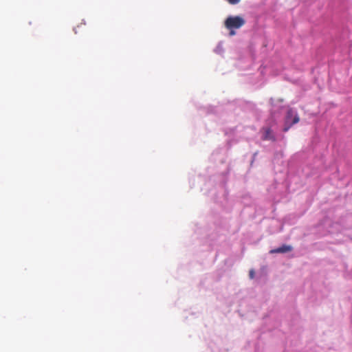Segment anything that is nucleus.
Here are the masks:
<instances>
[{"label": "nucleus", "instance_id": "obj_1", "mask_svg": "<svg viewBox=\"0 0 352 352\" xmlns=\"http://www.w3.org/2000/svg\"><path fill=\"white\" fill-rule=\"evenodd\" d=\"M245 23V19L240 16H230L224 22L225 27L230 30L239 29L243 26Z\"/></svg>", "mask_w": 352, "mask_h": 352}, {"label": "nucleus", "instance_id": "obj_2", "mask_svg": "<svg viewBox=\"0 0 352 352\" xmlns=\"http://www.w3.org/2000/svg\"><path fill=\"white\" fill-rule=\"evenodd\" d=\"M300 120L299 116L297 113L292 108H289L286 113L285 118V126L283 131L287 132L292 125L298 123Z\"/></svg>", "mask_w": 352, "mask_h": 352}, {"label": "nucleus", "instance_id": "obj_3", "mask_svg": "<svg viewBox=\"0 0 352 352\" xmlns=\"http://www.w3.org/2000/svg\"><path fill=\"white\" fill-rule=\"evenodd\" d=\"M263 137L262 139L264 140H272L275 141L276 138L274 134L272 133V131L270 128H263Z\"/></svg>", "mask_w": 352, "mask_h": 352}, {"label": "nucleus", "instance_id": "obj_4", "mask_svg": "<svg viewBox=\"0 0 352 352\" xmlns=\"http://www.w3.org/2000/svg\"><path fill=\"white\" fill-rule=\"evenodd\" d=\"M292 248L288 245H283L276 249L272 250L270 253H286L292 251Z\"/></svg>", "mask_w": 352, "mask_h": 352}, {"label": "nucleus", "instance_id": "obj_5", "mask_svg": "<svg viewBox=\"0 0 352 352\" xmlns=\"http://www.w3.org/2000/svg\"><path fill=\"white\" fill-rule=\"evenodd\" d=\"M230 4L235 5L240 2L241 0H226Z\"/></svg>", "mask_w": 352, "mask_h": 352}, {"label": "nucleus", "instance_id": "obj_6", "mask_svg": "<svg viewBox=\"0 0 352 352\" xmlns=\"http://www.w3.org/2000/svg\"><path fill=\"white\" fill-rule=\"evenodd\" d=\"M249 276L250 278H253L254 277V270H250L249 273Z\"/></svg>", "mask_w": 352, "mask_h": 352}, {"label": "nucleus", "instance_id": "obj_7", "mask_svg": "<svg viewBox=\"0 0 352 352\" xmlns=\"http://www.w3.org/2000/svg\"><path fill=\"white\" fill-rule=\"evenodd\" d=\"M235 34H236V33H235V32L234 31V30H230V36H234V35H235Z\"/></svg>", "mask_w": 352, "mask_h": 352}]
</instances>
